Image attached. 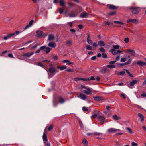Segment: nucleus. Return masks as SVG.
<instances>
[{
  "label": "nucleus",
  "mask_w": 146,
  "mask_h": 146,
  "mask_svg": "<svg viewBox=\"0 0 146 146\" xmlns=\"http://www.w3.org/2000/svg\"><path fill=\"white\" fill-rule=\"evenodd\" d=\"M138 115L139 118L141 119V121H143L144 119V117L142 114L141 113H139L138 114Z\"/></svg>",
  "instance_id": "dca6fc26"
},
{
  "label": "nucleus",
  "mask_w": 146,
  "mask_h": 146,
  "mask_svg": "<svg viewBox=\"0 0 146 146\" xmlns=\"http://www.w3.org/2000/svg\"><path fill=\"white\" fill-rule=\"evenodd\" d=\"M106 67L108 68H113L115 67V66L113 65H109L106 66Z\"/></svg>",
  "instance_id": "473e14b6"
},
{
  "label": "nucleus",
  "mask_w": 146,
  "mask_h": 146,
  "mask_svg": "<svg viewBox=\"0 0 146 146\" xmlns=\"http://www.w3.org/2000/svg\"><path fill=\"white\" fill-rule=\"evenodd\" d=\"M108 7L111 10H115L118 8V7L113 5L109 4L108 5Z\"/></svg>",
  "instance_id": "f8f14e48"
},
{
  "label": "nucleus",
  "mask_w": 146,
  "mask_h": 146,
  "mask_svg": "<svg viewBox=\"0 0 146 146\" xmlns=\"http://www.w3.org/2000/svg\"><path fill=\"white\" fill-rule=\"evenodd\" d=\"M82 110L84 111H88V109L85 107H83L82 108Z\"/></svg>",
  "instance_id": "bf43d9fd"
},
{
  "label": "nucleus",
  "mask_w": 146,
  "mask_h": 146,
  "mask_svg": "<svg viewBox=\"0 0 146 146\" xmlns=\"http://www.w3.org/2000/svg\"><path fill=\"white\" fill-rule=\"evenodd\" d=\"M12 35H11L10 34H8L6 36H4L3 37V39L4 40H6L9 38H10L12 37Z\"/></svg>",
  "instance_id": "393cba45"
},
{
  "label": "nucleus",
  "mask_w": 146,
  "mask_h": 146,
  "mask_svg": "<svg viewBox=\"0 0 146 146\" xmlns=\"http://www.w3.org/2000/svg\"><path fill=\"white\" fill-rule=\"evenodd\" d=\"M105 24L107 25H110L111 24L112 25H113V24L112 23L107 22L105 23Z\"/></svg>",
  "instance_id": "680f3d73"
},
{
  "label": "nucleus",
  "mask_w": 146,
  "mask_h": 146,
  "mask_svg": "<svg viewBox=\"0 0 146 146\" xmlns=\"http://www.w3.org/2000/svg\"><path fill=\"white\" fill-rule=\"evenodd\" d=\"M116 62V60L110 61L109 63L110 64H112L115 63Z\"/></svg>",
  "instance_id": "69168bd1"
},
{
  "label": "nucleus",
  "mask_w": 146,
  "mask_h": 146,
  "mask_svg": "<svg viewBox=\"0 0 146 146\" xmlns=\"http://www.w3.org/2000/svg\"><path fill=\"white\" fill-rule=\"evenodd\" d=\"M145 62L139 60L136 63L137 64L139 65L140 66H144Z\"/></svg>",
  "instance_id": "a211bd4d"
},
{
  "label": "nucleus",
  "mask_w": 146,
  "mask_h": 146,
  "mask_svg": "<svg viewBox=\"0 0 146 146\" xmlns=\"http://www.w3.org/2000/svg\"><path fill=\"white\" fill-rule=\"evenodd\" d=\"M68 4L69 7L71 8H72L75 6V5L73 3H68Z\"/></svg>",
  "instance_id": "ea45409f"
},
{
  "label": "nucleus",
  "mask_w": 146,
  "mask_h": 146,
  "mask_svg": "<svg viewBox=\"0 0 146 146\" xmlns=\"http://www.w3.org/2000/svg\"><path fill=\"white\" fill-rule=\"evenodd\" d=\"M86 48L88 50H91L92 49V46L90 45H87L85 46Z\"/></svg>",
  "instance_id": "72a5a7b5"
},
{
  "label": "nucleus",
  "mask_w": 146,
  "mask_h": 146,
  "mask_svg": "<svg viewBox=\"0 0 146 146\" xmlns=\"http://www.w3.org/2000/svg\"><path fill=\"white\" fill-rule=\"evenodd\" d=\"M102 57L104 58H106L107 57V55L105 53L102 54Z\"/></svg>",
  "instance_id": "49530a36"
},
{
  "label": "nucleus",
  "mask_w": 146,
  "mask_h": 146,
  "mask_svg": "<svg viewBox=\"0 0 146 146\" xmlns=\"http://www.w3.org/2000/svg\"><path fill=\"white\" fill-rule=\"evenodd\" d=\"M93 135H100L102 134L100 133L95 132L93 133Z\"/></svg>",
  "instance_id": "e2e57ef3"
},
{
  "label": "nucleus",
  "mask_w": 146,
  "mask_h": 146,
  "mask_svg": "<svg viewBox=\"0 0 146 146\" xmlns=\"http://www.w3.org/2000/svg\"><path fill=\"white\" fill-rule=\"evenodd\" d=\"M96 58V56H94L91 58V59L92 60H95Z\"/></svg>",
  "instance_id": "338daca9"
},
{
  "label": "nucleus",
  "mask_w": 146,
  "mask_h": 146,
  "mask_svg": "<svg viewBox=\"0 0 146 146\" xmlns=\"http://www.w3.org/2000/svg\"><path fill=\"white\" fill-rule=\"evenodd\" d=\"M40 45V44L39 43H37L34 46H33L31 48L32 49H34L36 48L38 46Z\"/></svg>",
  "instance_id": "c9c22d12"
},
{
  "label": "nucleus",
  "mask_w": 146,
  "mask_h": 146,
  "mask_svg": "<svg viewBox=\"0 0 146 146\" xmlns=\"http://www.w3.org/2000/svg\"><path fill=\"white\" fill-rule=\"evenodd\" d=\"M34 54V53L33 52H28L23 54L22 56L26 57H29L33 55Z\"/></svg>",
  "instance_id": "39448f33"
},
{
  "label": "nucleus",
  "mask_w": 146,
  "mask_h": 146,
  "mask_svg": "<svg viewBox=\"0 0 146 146\" xmlns=\"http://www.w3.org/2000/svg\"><path fill=\"white\" fill-rule=\"evenodd\" d=\"M93 46L94 47H97L98 46V44H97L96 42H94L92 43Z\"/></svg>",
  "instance_id": "052dcab7"
},
{
  "label": "nucleus",
  "mask_w": 146,
  "mask_h": 146,
  "mask_svg": "<svg viewBox=\"0 0 146 146\" xmlns=\"http://www.w3.org/2000/svg\"><path fill=\"white\" fill-rule=\"evenodd\" d=\"M125 72L124 71H121L119 73V74L120 75H123L125 74Z\"/></svg>",
  "instance_id": "0e129e2a"
},
{
  "label": "nucleus",
  "mask_w": 146,
  "mask_h": 146,
  "mask_svg": "<svg viewBox=\"0 0 146 146\" xmlns=\"http://www.w3.org/2000/svg\"><path fill=\"white\" fill-rule=\"evenodd\" d=\"M46 48V46H44L40 47V50H44V49H45Z\"/></svg>",
  "instance_id": "de8ad7c7"
},
{
  "label": "nucleus",
  "mask_w": 146,
  "mask_h": 146,
  "mask_svg": "<svg viewBox=\"0 0 146 146\" xmlns=\"http://www.w3.org/2000/svg\"><path fill=\"white\" fill-rule=\"evenodd\" d=\"M117 131H119V129L114 128H110L108 129V132L111 133L115 132Z\"/></svg>",
  "instance_id": "4468645a"
},
{
  "label": "nucleus",
  "mask_w": 146,
  "mask_h": 146,
  "mask_svg": "<svg viewBox=\"0 0 146 146\" xmlns=\"http://www.w3.org/2000/svg\"><path fill=\"white\" fill-rule=\"evenodd\" d=\"M59 2L61 6H64L65 3L63 0H60Z\"/></svg>",
  "instance_id": "f704fd0d"
},
{
  "label": "nucleus",
  "mask_w": 146,
  "mask_h": 146,
  "mask_svg": "<svg viewBox=\"0 0 146 146\" xmlns=\"http://www.w3.org/2000/svg\"><path fill=\"white\" fill-rule=\"evenodd\" d=\"M86 89L87 90L84 91V92L85 93L88 95H90L92 94V91L89 88H87Z\"/></svg>",
  "instance_id": "2eb2a0df"
},
{
  "label": "nucleus",
  "mask_w": 146,
  "mask_h": 146,
  "mask_svg": "<svg viewBox=\"0 0 146 146\" xmlns=\"http://www.w3.org/2000/svg\"><path fill=\"white\" fill-rule=\"evenodd\" d=\"M67 67L65 65H64L62 66H61L60 70H62L64 69H66Z\"/></svg>",
  "instance_id": "09e8293b"
},
{
  "label": "nucleus",
  "mask_w": 146,
  "mask_h": 146,
  "mask_svg": "<svg viewBox=\"0 0 146 146\" xmlns=\"http://www.w3.org/2000/svg\"><path fill=\"white\" fill-rule=\"evenodd\" d=\"M116 13L115 12H112L109 14V15L110 16H112L115 14Z\"/></svg>",
  "instance_id": "6e6d98bb"
},
{
  "label": "nucleus",
  "mask_w": 146,
  "mask_h": 146,
  "mask_svg": "<svg viewBox=\"0 0 146 146\" xmlns=\"http://www.w3.org/2000/svg\"><path fill=\"white\" fill-rule=\"evenodd\" d=\"M87 42L89 44L91 45H92L93 43V42L91 40L87 41Z\"/></svg>",
  "instance_id": "13d9d810"
},
{
  "label": "nucleus",
  "mask_w": 146,
  "mask_h": 146,
  "mask_svg": "<svg viewBox=\"0 0 146 146\" xmlns=\"http://www.w3.org/2000/svg\"><path fill=\"white\" fill-rule=\"evenodd\" d=\"M65 71H67V72H74L73 70V69H72L71 68H69V69L66 70H65Z\"/></svg>",
  "instance_id": "603ef678"
},
{
  "label": "nucleus",
  "mask_w": 146,
  "mask_h": 146,
  "mask_svg": "<svg viewBox=\"0 0 146 146\" xmlns=\"http://www.w3.org/2000/svg\"><path fill=\"white\" fill-rule=\"evenodd\" d=\"M113 117L115 120H118L121 119V117H118L117 115H114L113 116Z\"/></svg>",
  "instance_id": "cd10ccee"
},
{
  "label": "nucleus",
  "mask_w": 146,
  "mask_h": 146,
  "mask_svg": "<svg viewBox=\"0 0 146 146\" xmlns=\"http://www.w3.org/2000/svg\"><path fill=\"white\" fill-rule=\"evenodd\" d=\"M97 119L100 122L101 125H102L104 123L105 118L103 116L99 115L97 117Z\"/></svg>",
  "instance_id": "7ed1b4c3"
},
{
  "label": "nucleus",
  "mask_w": 146,
  "mask_h": 146,
  "mask_svg": "<svg viewBox=\"0 0 146 146\" xmlns=\"http://www.w3.org/2000/svg\"><path fill=\"white\" fill-rule=\"evenodd\" d=\"M138 22V21L135 19H129L127 20V23L133 22L136 23Z\"/></svg>",
  "instance_id": "6ab92c4d"
},
{
  "label": "nucleus",
  "mask_w": 146,
  "mask_h": 146,
  "mask_svg": "<svg viewBox=\"0 0 146 146\" xmlns=\"http://www.w3.org/2000/svg\"><path fill=\"white\" fill-rule=\"evenodd\" d=\"M34 22V20H31L29 23V24L28 25H27L24 28V30H25L28 29V28L30 27V26H32L33 24V22Z\"/></svg>",
  "instance_id": "9d476101"
},
{
  "label": "nucleus",
  "mask_w": 146,
  "mask_h": 146,
  "mask_svg": "<svg viewBox=\"0 0 146 146\" xmlns=\"http://www.w3.org/2000/svg\"><path fill=\"white\" fill-rule=\"evenodd\" d=\"M127 51L129 52L131 56H134L135 55H137V54L135 53V51L134 50L127 49Z\"/></svg>",
  "instance_id": "6e6552de"
},
{
  "label": "nucleus",
  "mask_w": 146,
  "mask_h": 146,
  "mask_svg": "<svg viewBox=\"0 0 146 146\" xmlns=\"http://www.w3.org/2000/svg\"><path fill=\"white\" fill-rule=\"evenodd\" d=\"M42 138L43 141H44V144L46 145V144H46V142L45 141H48V139L47 138V135L45 133H44V132L43 136H42Z\"/></svg>",
  "instance_id": "0eeeda50"
},
{
  "label": "nucleus",
  "mask_w": 146,
  "mask_h": 146,
  "mask_svg": "<svg viewBox=\"0 0 146 146\" xmlns=\"http://www.w3.org/2000/svg\"><path fill=\"white\" fill-rule=\"evenodd\" d=\"M126 60V59L125 58H121L120 61L121 62H124Z\"/></svg>",
  "instance_id": "3c124183"
},
{
  "label": "nucleus",
  "mask_w": 146,
  "mask_h": 146,
  "mask_svg": "<svg viewBox=\"0 0 146 146\" xmlns=\"http://www.w3.org/2000/svg\"><path fill=\"white\" fill-rule=\"evenodd\" d=\"M98 45L101 46H103L105 45V44L104 41L99 40L98 42Z\"/></svg>",
  "instance_id": "aec40b11"
},
{
  "label": "nucleus",
  "mask_w": 146,
  "mask_h": 146,
  "mask_svg": "<svg viewBox=\"0 0 146 146\" xmlns=\"http://www.w3.org/2000/svg\"><path fill=\"white\" fill-rule=\"evenodd\" d=\"M126 130H127L128 132L130 133H133L131 130L128 127H126Z\"/></svg>",
  "instance_id": "a19ab883"
},
{
  "label": "nucleus",
  "mask_w": 146,
  "mask_h": 146,
  "mask_svg": "<svg viewBox=\"0 0 146 146\" xmlns=\"http://www.w3.org/2000/svg\"><path fill=\"white\" fill-rule=\"evenodd\" d=\"M137 82L136 80H133L130 82L129 85L130 86H133L136 84Z\"/></svg>",
  "instance_id": "b1692460"
},
{
  "label": "nucleus",
  "mask_w": 146,
  "mask_h": 146,
  "mask_svg": "<svg viewBox=\"0 0 146 146\" xmlns=\"http://www.w3.org/2000/svg\"><path fill=\"white\" fill-rule=\"evenodd\" d=\"M94 99L96 101H99L104 100V98L101 96H94Z\"/></svg>",
  "instance_id": "423d86ee"
},
{
  "label": "nucleus",
  "mask_w": 146,
  "mask_h": 146,
  "mask_svg": "<svg viewBox=\"0 0 146 146\" xmlns=\"http://www.w3.org/2000/svg\"><path fill=\"white\" fill-rule=\"evenodd\" d=\"M132 60V59L131 58L129 59V60L126 62L123 63H121V64H120L121 66L127 65L130 64L131 63Z\"/></svg>",
  "instance_id": "9b49d317"
},
{
  "label": "nucleus",
  "mask_w": 146,
  "mask_h": 146,
  "mask_svg": "<svg viewBox=\"0 0 146 146\" xmlns=\"http://www.w3.org/2000/svg\"><path fill=\"white\" fill-rule=\"evenodd\" d=\"M48 46L49 47L54 48L55 47V44L53 42H50L49 43Z\"/></svg>",
  "instance_id": "bb28decb"
},
{
  "label": "nucleus",
  "mask_w": 146,
  "mask_h": 146,
  "mask_svg": "<svg viewBox=\"0 0 146 146\" xmlns=\"http://www.w3.org/2000/svg\"><path fill=\"white\" fill-rule=\"evenodd\" d=\"M88 15V13L85 11H84L83 13H81L80 16L81 18H84L86 17Z\"/></svg>",
  "instance_id": "412c9836"
},
{
  "label": "nucleus",
  "mask_w": 146,
  "mask_h": 146,
  "mask_svg": "<svg viewBox=\"0 0 146 146\" xmlns=\"http://www.w3.org/2000/svg\"><path fill=\"white\" fill-rule=\"evenodd\" d=\"M79 124H80V127H82L83 126V123H82V121H81V120L80 119H79Z\"/></svg>",
  "instance_id": "c03bdc74"
},
{
  "label": "nucleus",
  "mask_w": 146,
  "mask_h": 146,
  "mask_svg": "<svg viewBox=\"0 0 146 146\" xmlns=\"http://www.w3.org/2000/svg\"><path fill=\"white\" fill-rule=\"evenodd\" d=\"M21 33V32H19V31H15V32L12 33H11V35H12V37H15L16 36V35H17Z\"/></svg>",
  "instance_id": "c85d7f7f"
},
{
  "label": "nucleus",
  "mask_w": 146,
  "mask_h": 146,
  "mask_svg": "<svg viewBox=\"0 0 146 146\" xmlns=\"http://www.w3.org/2000/svg\"><path fill=\"white\" fill-rule=\"evenodd\" d=\"M124 70L125 71L126 73L128 74L129 76H130L131 77H133V76L130 73V72L128 70L125 69H124Z\"/></svg>",
  "instance_id": "7c9ffc66"
},
{
  "label": "nucleus",
  "mask_w": 146,
  "mask_h": 146,
  "mask_svg": "<svg viewBox=\"0 0 146 146\" xmlns=\"http://www.w3.org/2000/svg\"><path fill=\"white\" fill-rule=\"evenodd\" d=\"M53 105L54 107H56L57 105V100L56 98L55 97L53 98Z\"/></svg>",
  "instance_id": "5701e85b"
},
{
  "label": "nucleus",
  "mask_w": 146,
  "mask_h": 146,
  "mask_svg": "<svg viewBox=\"0 0 146 146\" xmlns=\"http://www.w3.org/2000/svg\"><path fill=\"white\" fill-rule=\"evenodd\" d=\"M99 50L102 52L104 53L105 52V49L102 47H101L99 49Z\"/></svg>",
  "instance_id": "37998d69"
},
{
  "label": "nucleus",
  "mask_w": 146,
  "mask_h": 146,
  "mask_svg": "<svg viewBox=\"0 0 146 146\" xmlns=\"http://www.w3.org/2000/svg\"><path fill=\"white\" fill-rule=\"evenodd\" d=\"M78 97L80 98L81 99L84 100H85L87 98L86 95L81 93L78 96Z\"/></svg>",
  "instance_id": "ddd939ff"
},
{
  "label": "nucleus",
  "mask_w": 146,
  "mask_h": 146,
  "mask_svg": "<svg viewBox=\"0 0 146 146\" xmlns=\"http://www.w3.org/2000/svg\"><path fill=\"white\" fill-rule=\"evenodd\" d=\"M114 22L115 23L119 24H120L121 25H124V23L121 22H120L119 21H114Z\"/></svg>",
  "instance_id": "58836bf2"
},
{
  "label": "nucleus",
  "mask_w": 146,
  "mask_h": 146,
  "mask_svg": "<svg viewBox=\"0 0 146 146\" xmlns=\"http://www.w3.org/2000/svg\"><path fill=\"white\" fill-rule=\"evenodd\" d=\"M131 145L133 146H137V144L134 142H132L131 143Z\"/></svg>",
  "instance_id": "774afa93"
},
{
  "label": "nucleus",
  "mask_w": 146,
  "mask_h": 146,
  "mask_svg": "<svg viewBox=\"0 0 146 146\" xmlns=\"http://www.w3.org/2000/svg\"><path fill=\"white\" fill-rule=\"evenodd\" d=\"M36 33L37 34V35L36 36L39 37H41L42 35L43 32L40 30H37L36 31Z\"/></svg>",
  "instance_id": "1a4fd4ad"
},
{
  "label": "nucleus",
  "mask_w": 146,
  "mask_h": 146,
  "mask_svg": "<svg viewBox=\"0 0 146 146\" xmlns=\"http://www.w3.org/2000/svg\"><path fill=\"white\" fill-rule=\"evenodd\" d=\"M121 96L124 99H125L126 98V97L125 94L123 93H121Z\"/></svg>",
  "instance_id": "4d7b16f0"
},
{
  "label": "nucleus",
  "mask_w": 146,
  "mask_h": 146,
  "mask_svg": "<svg viewBox=\"0 0 146 146\" xmlns=\"http://www.w3.org/2000/svg\"><path fill=\"white\" fill-rule=\"evenodd\" d=\"M54 38V36L52 35L49 34L48 35V40L51 41L53 40Z\"/></svg>",
  "instance_id": "f3484780"
},
{
  "label": "nucleus",
  "mask_w": 146,
  "mask_h": 146,
  "mask_svg": "<svg viewBox=\"0 0 146 146\" xmlns=\"http://www.w3.org/2000/svg\"><path fill=\"white\" fill-rule=\"evenodd\" d=\"M107 69L106 68H104L101 69L100 70L101 72L103 73H105L107 71Z\"/></svg>",
  "instance_id": "4c0bfd02"
},
{
  "label": "nucleus",
  "mask_w": 146,
  "mask_h": 146,
  "mask_svg": "<svg viewBox=\"0 0 146 146\" xmlns=\"http://www.w3.org/2000/svg\"><path fill=\"white\" fill-rule=\"evenodd\" d=\"M76 11L78 13V14L80 12L82 11H83L82 7H79L78 8V9L77 10H76Z\"/></svg>",
  "instance_id": "e433bc0d"
},
{
  "label": "nucleus",
  "mask_w": 146,
  "mask_h": 146,
  "mask_svg": "<svg viewBox=\"0 0 146 146\" xmlns=\"http://www.w3.org/2000/svg\"><path fill=\"white\" fill-rule=\"evenodd\" d=\"M128 8L132 10V12L133 13L135 14H138L139 12L140 11V9L139 7H129Z\"/></svg>",
  "instance_id": "f257e3e1"
},
{
  "label": "nucleus",
  "mask_w": 146,
  "mask_h": 146,
  "mask_svg": "<svg viewBox=\"0 0 146 146\" xmlns=\"http://www.w3.org/2000/svg\"><path fill=\"white\" fill-rule=\"evenodd\" d=\"M53 128V126L51 125H50L48 128V130L49 131H51Z\"/></svg>",
  "instance_id": "a18cd8bd"
},
{
  "label": "nucleus",
  "mask_w": 146,
  "mask_h": 146,
  "mask_svg": "<svg viewBox=\"0 0 146 146\" xmlns=\"http://www.w3.org/2000/svg\"><path fill=\"white\" fill-rule=\"evenodd\" d=\"M78 15V13L76 10H72L70 12V13L68 14L69 17L73 18L77 16Z\"/></svg>",
  "instance_id": "f03ea898"
},
{
  "label": "nucleus",
  "mask_w": 146,
  "mask_h": 146,
  "mask_svg": "<svg viewBox=\"0 0 146 146\" xmlns=\"http://www.w3.org/2000/svg\"><path fill=\"white\" fill-rule=\"evenodd\" d=\"M37 65L41 67H42V68H44V66L42 64V63H40L39 62H38L37 64Z\"/></svg>",
  "instance_id": "8fccbe9b"
},
{
  "label": "nucleus",
  "mask_w": 146,
  "mask_h": 146,
  "mask_svg": "<svg viewBox=\"0 0 146 146\" xmlns=\"http://www.w3.org/2000/svg\"><path fill=\"white\" fill-rule=\"evenodd\" d=\"M119 46L118 45H115L113 46V48L114 49H119Z\"/></svg>",
  "instance_id": "79ce46f5"
},
{
  "label": "nucleus",
  "mask_w": 146,
  "mask_h": 146,
  "mask_svg": "<svg viewBox=\"0 0 146 146\" xmlns=\"http://www.w3.org/2000/svg\"><path fill=\"white\" fill-rule=\"evenodd\" d=\"M129 39L128 38H125L124 39V41L125 43H127L129 41Z\"/></svg>",
  "instance_id": "5fc2aeb1"
},
{
  "label": "nucleus",
  "mask_w": 146,
  "mask_h": 146,
  "mask_svg": "<svg viewBox=\"0 0 146 146\" xmlns=\"http://www.w3.org/2000/svg\"><path fill=\"white\" fill-rule=\"evenodd\" d=\"M110 52H111L113 55H116L118 53H122L123 51L119 50H116L114 49H111L110 50Z\"/></svg>",
  "instance_id": "20e7f679"
},
{
  "label": "nucleus",
  "mask_w": 146,
  "mask_h": 146,
  "mask_svg": "<svg viewBox=\"0 0 146 146\" xmlns=\"http://www.w3.org/2000/svg\"><path fill=\"white\" fill-rule=\"evenodd\" d=\"M56 69H55V68L52 67L50 68L49 69V71L51 73V74H53L54 72L56 71Z\"/></svg>",
  "instance_id": "4be33fe9"
},
{
  "label": "nucleus",
  "mask_w": 146,
  "mask_h": 146,
  "mask_svg": "<svg viewBox=\"0 0 146 146\" xmlns=\"http://www.w3.org/2000/svg\"><path fill=\"white\" fill-rule=\"evenodd\" d=\"M110 108L111 107L110 106H108L106 107V110L108 111H111L110 110Z\"/></svg>",
  "instance_id": "864d4df0"
},
{
  "label": "nucleus",
  "mask_w": 146,
  "mask_h": 146,
  "mask_svg": "<svg viewBox=\"0 0 146 146\" xmlns=\"http://www.w3.org/2000/svg\"><path fill=\"white\" fill-rule=\"evenodd\" d=\"M59 102L61 104L64 103L65 102V100L61 97H58Z\"/></svg>",
  "instance_id": "a878e982"
},
{
  "label": "nucleus",
  "mask_w": 146,
  "mask_h": 146,
  "mask_svg": "<svg viewBox=\"0 0 146 146\" xmlns=\"http://www.w3.org/2000/svg\"><path fill=\"white\" fill-rule=\"evenodd\" d=\"M45 49V51L46 53H48L51 50V48L48 47H46Z\"/></svg>",
  "instance_id": "2f4dec72"
},
{
  "label": "nucleus",
  "mask_w": 146,
  "mask_h": 146,
  "mask_svg": "<svg viewBox=\"0 0 146 146\" xmlns=\"http://www.w3.org/2000/svg\"><path fill=\"white\" fill-rule=\"evenodd\" d=\"M82 143L85 146H87L88 145V141L85 139H83L82 141Z\"/></svg>",
  "instance_id": "c756f323"
}]
</instances>
